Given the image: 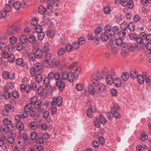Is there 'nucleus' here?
Listing matches in <instances>:
<instances>
[{
  "mask_svg": "<svg viewBox=\"0 0 151 151\" xmlns=\"http://www.w3.org/2000/svg\"><path fill=\"white\" fill-rule=\"evenodd\" d=\"M93 83L94 86L98 87V89L101 92H104L106 91L107 88L106 86L102 83H99L97 81V78L94 76H92Z\"/></svg>",
  "mask_w": 151,
  "mask_h": 151,
  "instance_id": "nucleus-1",
  "label": "nucleus"
},
{
  "mask_svg": "<svg viewBox=\"0 0 151 151\" xmlns=\"http://www.w3.org/2000/svg\"><path fill=\"white\" fill-rule=\"evenodd\" d=\"M54 74L53 72H51L49 74L48 77L44 79L43 83L46 90H49L51 86L50 84V81L54 79Z\"/></svg>",
  "mask_w": 151,
  "mask_h": 151,
  "instance_id": "nucleus-2",
  "label": "nucleus"
},
{
  "mask_svg": "<svg viewBox=\"0 0 151 151\" xmlns=\"http://www.w3.org/2000/svg\"><path fill=\"white\" fill-rule=\"evenodd\" d=\"M62 98L60 96H59L57 98L54 99L52 105L54 106L57 105L58 106H60L62 105Z\"/></svg>",
  "mask_w": 151,
  "mask_h": 151,
  "instance_id": "nucleus-3",
  "label": "nucleus"
},
{
  "mask_svg": "<svg viewBox=\"0 0 151 151\" xmlns=\"http://www.w3.org/2000/svg\"><path fill=\"white\" fill-rule=\"evenodd\" d=\"M18 27H12L10 29L7 31V33L9 36H12L17 33L19 29Z\"/></svg>",
  "mask_w": 151,
  "mask_h": 151,
  "instance_id": "nucleus-4",
  "label": "nucleus"
},
{
  "mask_svg": "<svg viewBox=\"0 0 151 151\" xmlns=\"http://www.w3.org/2000/svg\"><path fill=\"white\" fill-rule=\"evenodd\" d=\"M56 86L58 87H59V90L62 91L63 90L65 86V84L64 82L62 81V80L60 81L58 80L56 81Z\"/></svg>",
  "mask_w": 151,
  "mask_h": 151,
  "instance_id": "nucleus-5",
  "label": "nucleus"
},
{
  "mask_svg": "<svg viewBox=\"0 0 151 151\" xmlns=\"http://www.w3.org/2000/svg\"><path fill=\"white\" fill-rule=\"evenodd\" d=\"M35 54L36 58L40 59L43 57V52L41 49H38Z\"/></svg>",
  "mask_w": 151,
  "mask_h": 151,
  "instance_id": "nucleus-6",
  "label": "nucleus"
},
{
  "mask_svg": "<svg viewBox=\"0 0 151 151\" xmlns=\"http://www.w3.org/2000/svg\"><path fill=\"white\" fill-rule=\"evenodd\" d=\"M4 95L6 99H8L10 97L11 92L9 89H7L6 86H4Z\"/></svg>",
  "mask_w": 151,
  "mask_h": 151,
  "instance_id": "nucleus-7",
  "label": "nucleus"
},
{
  "mask_svg": "<svg viewBox=\"0 0 151 151\" xmlns=\"http://www.w3.org/2000/svg\"><path fill=\"white\" fill-rule=\"evenodd\" d=\"M115 86L117 87H119L122 85V81L119 78H115L114 79V82Z\"/></svg>",
  "mask_w": 151,
  "mask_h": 151,
  "instance_id": "nucleus-8",
  "label": "nucleus"
},
{
  "mask_svg": "<svg viewBox=\"0 0 151 151\" xmlns=\"http://www.w3.org/2000/svg\"><path fill=\"white\" fill-rule=\"evenodd\" d=\"M130 75L131 78L133 79H135L138 76H137V70L134 69H132L130 71Z\"/></svg>",
  "mask_w": 151,
  "mask_h": 151,
  "instance_id": "nucleus-9",
  "label": "nucleus"
},
{
  "mask_svg": "<svg viewBox=\"0 0 151 151\" xmlns=\"http://www.w3.org/2000/svg\"><path fill=\"white\" fill-rule=\"evenodd\" d=\"M121 77L123 80L126 81L129 79V76L128 72H124L121 74Z\"/></svg>",
  "mask_w": 151,
  "mask_h": 151,
  "instance_id": "nucleus-10",
  "label": "nucleus"
},
{
  "mask_svg": "<svg viewBox=\"0 0 151 151\" xmlns=\"http://www.w3.org/2000/svg\"><path fill=\"white\" fill-rule=\"evenodd\" d=\"M20 42L23 44L26 43L28 41L27 37L25 35H22L19 38Z\"/></svg>",
  "mask_w": 151,
  "mask_h": 151,
  "instance_id": "nucleus-11",
  "label": "nucleus"
},
{
  "mask_svg": "<svg viewBox=\"0 0 151 151\" xmlns=\"http://www.w3.org/2000/svg\"><path fill=\"white\" fill-rule=\"evenodd\" d=\"M16 127L19 131H22L24 128V125L21 122H18L16 124Z\"/></svg>",
  "mask_w": 151,
  "mask_h": 151,
  "instance_id": "nucleus-12",
  "label": "nucleus"
},
{
  "mask_svg": "<svg viewBox=\"0 0 151 151\" xmlns=\"http://www.w3.org/2000/svg\"><path fill=\"white\" fill-rule=\"evenodd\" d=\"M114 79L112 76L109 75L106 76V82L109 85H111L113 83Z\"/></svg>",
  "mask_w": 151,
  "mask_h": 151,
  "instance_id": "nucleus-13",
  "label": "nucleus"
},
{
  "mask_svg": "<svg viewBox=\"0 0 151 151\" xmlns=\"http://www.w3.org/2000/svg\"><path fill=\"white\" fill-rule=\"evenodd\" d=\"M101 38L103 42H105L110 38L109 36L107 35L106 33L104 32L102 33L101 35Z\"/></svg>",
  "mask_w": 151,
  "mask_h": 151,
  "instance_id": "nucleus-14",
  "label": "nucleus"
},
{
  "mask_svg": "<svg viewBox=\"0 0 151 151\" xmlns=\"http://www.w3.org/2000/svg\"><path fill=\"white\" fill-rule=\"evenodd\" d=\"M142 74H143V77H144V81H145L146 83H149L150 82V79L147 73L145 72H143Z\"/></svg>",
  "mask_w": 151,
  "mask_h": 151,
  "instance_id": "nucleus-15",
  "label": "nucleus"
},
{
  "mask_svg": "<svg viewBox=\"0 0 151 151\" xmlns=\"http://www.w3.org/2000/svg\"><path fill=\"white\" fill-rule=\"evenodd\" d=\"M88 90L89 93L92 95L94 94L95 92V90L94 86L92 84H90L88 86Z\"/></svg>",
  "mask_w": 151,
  "mask_h": 151,
  "instance_id": "nucleus-16",
  "label": "nucleus"
},
{
  "mask_svg": "<svg viewBox=\"0 0 151 151\" xmlns=\"http://www.w3.org/2000/svg\"><path fill=\"white\" fill-rule=\"evenodd\" d=\"M138 82L140 84H142L144 81V77L142 75H139L137 76Z\"/></svg>",
  "mask_w": 151,
  "mask_h": 151,
  "instance_id": "nucleus-17",
  "label": "nucleus"
},
{
  "mask_svg": "<svg viewBox=\"0 0 151 151\" xmlns=\"http://www.w3.org/2000/svg\"><path fill=\"white\" fill-rule=\"evenodd\" d=\"M42 79L43 77L41 74H38L35 76V80L36 82L39 83L42 81Z\"/></svg>",
  "mask_w": 151,
  "mask_h": 151,
  "instance_id": "nucleus-18",
  "label": "nucleus"
},
{
  "mask_svg": "<svg viewBox=\"0 0 151 151\" xmlns=\"http://www.w3.org/2000/svg\"><path fill=\"white\" fill-rule=\"evenodd\" d=\"M32 105L30 104H27L24 107V110L26 111L29 112L32 110Z\"/></svg>",
  "mask_w": 151,
  "mask_h": 151,
  "instance_id": "nucleus-19",
  "label": "nucleus"
},
{
  "mask_svg": "<svg viewBox=\"0 0 151 151\" xmlns=\"http://www.w3.org/2000/svg\"><path fill=\"white\" fill-rule=\"evenodd\" d=\"M7 58L8 61L10 63L14 62L15 59V56L12 54H9V56Z\"/></svg>",
  "mask_w": 151,
  "mask_h": 151,
  "instance_id": "nucleus-20",
  "label": "nucleus"
},
{
  "mask_svg": "<svg viewBox=\"0 0 151 151\" xmlns=\"http://www.w3.org/2000/svg\"><path fill=\"white\" fill-rule=\"evenodd\" d=\"M27 56L29 59V60L31 61H33L35 60V58H36L35 57V55L34 53L32 52L29 54Z\"/></svg>",
  "mask_w": 151,
  "mask_h": 151,
  "instance_id": "nucleus-21",
  "label": "nucleus"
},
{
  "mask_svg": "<svg viewBox=\"0 0 151 151\" xmlns=\"http://www.w3.org/2000/svg\"><path fill=\"white\" fill-rule=\"evenodd\" d=\"M30 128L34 130L37 129L38 127V125L37 123L35 122H32L29 124Z\"/></svg>",
  "mask_w": 151,
  "mask_h": 151,
  "instance_id": "nucleus-22",
  "label": "nucleus"
},
{
  "mask_svg": "<svg viewBox=\"0 0 151 151\" xmlns=\"http://www.w3.org/2000/svg\"><path fill=\"white\" fill-rule=\"evenodd\" d=\"M87 115L90 118L93 117V111L90 108L88 109L86 111Z\"/></svg>",
  "mask_w": 151,
  "mask_h": 151,
  "instance_id": "nucleus-23",
  "label": "nucleus"
},
{
  "mask_svg": "<svg viewBox=\"0 0 151 151\" xmlns=\"http://www.w3.org/2000/svg\"><path fill=\"white\" fill-rule=\"evenodd\" d=\"M68 81L70 82H72L74 79V76L73 74V73L71 72H70L68 73Z\"/></svg>",
  "mask_w": 151,
  "mask_h": 151,
  "instance_id": "nucleus-24",
  "label": "nucleus"
},
{
  "mask_svg": "<svg viewBox=\"0 0 151 151\" xmlns=\"http://www.w3.org/2000/svg\"><path fill=\"white\" fill-rule=\"evenodd\" d=\"M86 40L85 38L83 37H79L78 39V43L81 45H83L86 43Z\"/></svg>",
  "mask_w": 151,
  "mask_h": 151,
  "instance_id": "nucleus-25",
  "label": "nucleus"
},
{
  "mask_svg": "<svg viewBox=\"0 0 151 151\" xmlns=\"http://www.w3.org/2000/svg\"><path fill=\"white\" fill-rule=\"evenodd\" d=\"M29 41L30 43H34L36 41V37L33 35H30L29 37Z\"/></svg>",
  "mask_w": 151,
  "mask_h": 151,
  "instance_id": "nucleus-26",
  "label": "nucleus"
},
{
  "mask_svg": "<svg viewBox=\"0 0 151 151\" xmlns=\"http://www.w3.org/2000/svg\"><path fill=\"white\" fill-rule=\"evenodd\" d=\"M47 9L44 6H41L39 7V12L42 14H44L46 12Z\"/></svg>",
  "mask_w": 151,
  "mask_h": 151,
  "instance_id": "nucleus-27",
  "label": "nucleus"
},
{
  "mask_svg": "<svg viewBox=\"0 0 151 151\" xmlns=\"http://www.w3.org/2000/svg\"><path fill=\"white\" fill-rule=\"evenodd\" d=\"M128 24L124 22H123L121 24V28L122 30H126L128 28Z\"/></svg>",
  "mask_w": 151,
  "mask_h": 151,
  "instance_id": "nucleus-28",
  "label": "nucleus"
},
{
  "mask_svg": "<svg viewBox=\"0 0 151 151\" xmlns=\"http://www.w3.org/2000/svg\"><path fill=\"white\" fill-rule=\"evenodd\" d=\"M9 41L11 44H14L17 42V39L15 36H12L10 37Z\"/></svg>",
  "mask_w": 151,
  "mask_h": 151,
  "instance_id": "nucleus-29",
  "label": "nucleus"
},
{
  "mask_svg": "<svg viewBox=\"0 0 151 151\" xmlns=\"http://www.w3.org/2000/svg\"><path fill=\"white\" fill-rule=\"evenodd\" d=\"M68 73L66 71H64L63 72L61 75L63 81H65L68 79Z\"/></svg>",
  "mask_w": 151,
  "mask_h": 151,
  "instance_id": "nucleus-30",
  "label": "nucleus"
},
{
  "mask_svg": "<svg viewBox=\"0 0 151 151\" xmlns=\"http://www.w3.org/2000/svg\"><path fill=\"white\" fill-rule=\"evenodd\" d=\"M35 68L37 71H40L42 68V64L39 63H36L35 65Z\"/></svg>",
  "mask_w": 151,
  "mask_h": 151,
  "instance_id": "nucleus-31",
  "label": "nucleus"
},
{
  "mask_svg": "<svg viewBox=\"0 0 151 151\" xmlns=\"http://www.w3.org/2000/svg\"><path fill=\"white\" fill-rule=\"evenodd\" d=\"M128 25V28L130 31H133L134 30L135 27L133 23L130 22Z\"/></svg>",
  "mask_w": 151,
  "mask_h": 151,
  "instance_id": "nucleus-32",
  "label": "nucleus"
},
{
  "mask_svg": "<svg viewBox=\"0 0 151 151\" xmlns=\"http://www.w3.org/2000/svg\"><path fill=\"white\" fill-rule=\"evenodd\" d=\"M113 33L115 34L118 33L120 31L119 28L118 26H115L112 29Z\"/></svg>",
  "mask_w": 151,
  "mask_h": 151,
  "instance_id": "nucleus-33",
  "label": "nucleus"
},
{
  "mask_svg": "<svg viewBox=\"0 0 151 151\" xmlns=\"http://www.w3.org/2000/svg\"><path fill=\"white\" fill-rule=\"evenodd\" d=\"M5 109L6 110L8 111L9 112L10 111L11 112L14 111V107L9 104L5 105Z\"/></svg>",
  "mask_w": 151,
  "mask_h": 151,
  "instance_id": "nucleus-34",
  "label": "nucleus"
},
{
  "mask_svg": "<svg viewBox=\"0 0 151 151\" xmlns=\"http://www.w3.org/2000/svg\"><path fill=\"white\" fill-rule=\"evenodd\" d=\"M115 43L116 45L119 46H122L124 43L123 41L121 38H119L116 40Z\"/></svg>",
  "mask_w": 151,
  "mask_h": 151,
  "instance_id": "nucleus-35",
  "label": "nucleus"
},
{
  "mask_svg": "<svg viewBox=\"0 0 151 151\" xmlns=\"http://www.w3.org/2000/svg\"><path fill=\"white\" fill-rule=\"evenodd\" d=\"M65 47H61L58 50V54L59 55H62L65 53Z\"/></svg>",
  "mask_w": 151,
  "mask_h": 151,
  "instance_id": "nucleus-36",
  "label": "nucleus"
},
{
  "mask_svg": "<svg viewBox=\"0 0 151 151\" xmlns=\"http://www.w3.org/2000/svg\"><path fill=\"white\" fill-rule=\"evenodd\" d=\"M13 6L16 10L19 9L21 7L20 2L19 1H16L14 2L13 4Z\"/></svg>",
  "mask_w": 151,
  "mask_h": 151,
  "instance_id": "nucleus-37",
  "label": "nucleus"
},
{
  "mask_svg": "<svg viewBox=\"0 0 151 151\" xmlns=\"http://www.w3.org/2000/svg\"><path fill=\"white\" fill-rule=\"evenodd\" d=\"M50 45L48 43H45L43 46V49L44 52H47L49 51Z\"/></svg>",
  "mask_w": 151,
  "mask_h": 151,
  "instance_id": "nucleus-38",
  "label": "nucleus"
},
{
  "mask_svg": "<svg viewBox=\"0 0 151 151\" xmlns=\"http://www.w3.org/2000/svg\"><path fill=\"white\" fill-rule=\"evenodd\" d=\"M99 117V121L101 122V123L103 124H106V120L104 116L101 114L100 115Z\"/></svg>",
  "mask_w": 151,
  "mask_h": 151,
  "instance_id": "nucleus-39",
  "label": "nucleus"
},
{
  "mask_svg": "<svg viewBox=\"0 0 151 151\" xmlns=\"http://www.w3.org/2000/svg\"><path fill=\"white\" fill-rule=\"evenodd\" d=\"M23 63V60L21 58L17 59L16 60V64L19 66L22 65Z\"/></svg>",
  "mask_w": 151,
  "mask_h": 151,
  "instance_id": "nucleus-40",
  "label": "nucleus"
},
{
  "mask_svg": "<svg viewBox=\"0 0 151 151\" xmlns=\"http://www.w3.org/2000/svg\"><path fill=\"white\" fill-rule=\"evenodd\" d=\"M38 33V39L40 40H42L45 37V35L44 33L41 32Z\"/></svg>",
  "mask_w": 151,
  "mask_h": 151,
  "instance_id": "nucleus-41",
  "label": "nucleus"
},
{
  "mask_svg": "<svg viewBox=\"0 0 151 151\" xmlns=\"http://www.w3.org/2000/svg\"><path fill=\"white\" fill-rule=\"evenodd\" d=\"M30 137L32 139H35L37 137V133L35 132H33L31 133Z\"/></svg>",
  "mask_w": 151,
  "mask_h": 151,
  "instance_id": "nucleus-42",
  "label": "nucleus"
},
{
  "mask_svg": "<svg viewBox=\"0 0 151 151\" xmlns=\"http://www.w3.org/2000/svg\"><path fill=\"white\" fill-rule=\"evenodd\" d=\"M44 90V87L42 86H41L37 90V93L39 95H41L42 94Z\"/></svg>",
  "mask_w": 151,
  "mask_h": 151,
  "instance_id": "nucleus-43",
  "label": "nucleus"
},
{
  "mask_svg": "<svg viewBox=\"0 0 151 151\" xmlns=\"http://www.w3.org/2000/svg\"><path fill=\"white\" fill-rule=\"evenodd\" d=\"M83 88V85L82 84H77L76 86V88L78 91H82Z\"/></svg>",
  "mask_w": 151,
  "mask_h": 151,
  "instance_id": "nucleus-44",
  "label": "nucleus"
},
{
  "mask_svg": "<svg viewBox=\"0 0 151 151\" xmlns=\"http://www.w3.org/2000/svg\"><path fill=\"white\" fill-rule=\"evenodd\" d=\"M6 129H8L9 131H11L13 130L14 128V127L12 124L11 123H9L6 126Z\"/></svg>",
  "mask_w": 151,
  "mask_h": 151,
  "instance_id": "nucleus-45",
  "label": "nucleus"
},
{
  "mask_svg": "<svg viewBox=\"0 0 151 151\" xmlns=\"http://www.w3.org/2000/svg\"><path fill=\"white\" fill-rule=\"evenodd\" d=\"M24 48L23 45L20 43H18L16 45V49L19 51H22Z\"/></svg>",
  "mask_w": 151,
  "mask_h": 151,
  "instance_id": "nucleus-46",
  "label": "nucleus"
},
{
  "mask_svg": "<svg viewBox=\"0 0 151 151\" xmlns=\"http://www.w3.org/2000/svg\"><path fill=\"white\" fill-rule=\"evenodd\" d=\"M10 74H9L8 72L7 71H4L3 73V77L6 79L8 78H11L10 77Z\"/></svg>",
  "mask_w": 151,
  "mask_h": 151,
  "instance_id": "nucleus-47",
  "label": "nucleus"
},
{
  "mask_svg": "<svg viewBox=\"0 0 151 151\" xmlns=\"http://www.w3.org/2000/svg\"><path fill=\"white\" fill-rule=\"evenodd\" d=\"M79 45L80 44L78 43V42L75 41L73 42L72 45L73 48L76 50H77L79 47Z\"/></svg>",
  "mask_w": 151,
  "mask_h": 151,
  "instance_id": "nucleus-48",
  "label": "nucleus"
},
{
  "mask_svg": "<svg viewBox=\"0 0 151 151\" xmlns=\"http://www.w3.org/2000/svg\"><path fill=\"white\" fill-rule=\"evenodd\" d=\"M37 101V97L34 96L30 99V104L33 105Z\"/></svg>",
  "mask_w": 151,
  "mask_h": 151,
  "instance_id": "nucleus-49",
  "label": "nucleus"
},
{
  "mask_svg": "<svg viewBox=\"0 0 151 151\" xmlns=\"http://www.w3.org/2000/svg\"><path fill=\"white\" fill-rule=\"evenodd\" d=\"M38 22V20L37 18L34 17L31 19L30 22L31 24L34 25H36Z\"/></svg>",
  "mask_w": 151,
  "mask_h": 151,
  "instance_id": "nucleus-50",
  "label": "nucleus"
},
{
  "mask_svg": "<svg viewBox=\"0 0 151 151\" xmlns=\"http://www.w3.org/2000/svg\"><path fill=\"white\" fill-rule=\"evenodd\" d=\"M94 123L95 126L99 128L100 127V122L99 119L97 118L94 120Z\"/></svg>",
  "mask_w": 151,
  "mask_h": 151,
  "instance_id": "nucleus-51",
  "label": "nucleus"
},
{
  "mask_svg": "<svg viewBox=\"0 0 151 151\" xmlns=\"http://www.w3.org/2000/svg\"><path fill=\"white\" fill-rule=\"evenodd\" d=\"M148 138V136L145 133L141 134L140 137V139L142 141H144Z\"/></svg>",
  "mask_w": 151,
  "mask_h": 151,
  "instance_id": "nucleus-52",
  "label": "nucleus"
},
{
  "mask_svg": "<svg viewBox=\"0 0 151 151\" xmlns=\"http://www.w3.org/2000/svg\"><path fill=\"white\" fill-rule=\"evenodd\" d=\"M124 30L121 31L119 34V35L121 38H124L126 35V33L124 32Z\"/></svg>",
  "mask_w": 151,
  "mask_h": 151,
  "instance_id": "nucleus-53",
  "label": "nucleus"
},
{
  "mask_svg": "<svg viewBox=\"0 0 151 151\" xmlns=\"http://www.w3.org/2000/svg\"><path fill=\"white\" fill-rule=\"evenodd\" d=\"M96 76L97 78L99 80H101L104 78V76L102 75L101 74H100V72L99 71H97L96 73Z\"/></svg>",
  "mask_w": 151,
  "mask_h": 151,
  "instance_id": "nucleus-54",
  "label": "nucleus"
},
{
  "mask_svg": "<svg viewBox=\"0 0 151 151\" xmlns=\"http://www.w3.org/2000/svg\"><path fill=\"white\" fill-rule=\"evenodd\" d=\"M42 26L41 25H37L35 27V30L36 32L38 33L42 31Z\"/></svg>",
  "mask_w": 151,
  "mask_h": 151,
  "instance_id": "nucleus-55",
  "label": "nucleus"
},
{
  "mask_svg": "<svg viewBox=\"0 0 151 151\" xmlns=\"http://www.w3.org/2000/svg\"><path fill=\"white\" fill-rule=\"evenodd\" d=\"M111 11L110 7L109 6H106L104 8V12L106 14H109Z\"/></svg>",
  "mask_w": 151,
  "mask_h": 151,
  "instance_id": "nucleus-56",
  "label": "nucleus"
},
{
  "mask_svg": "<svg viewBox=\"0 0 151 151\" xmlns=\"http://www.w3.org/2000/svg\"><path fill=\"white\" fill-rule=\"evenodd\" d=\"M7 141L10 143L13 144L15 142V139L12 137H10L8 138Z\"/></svg>",
  "mask_w": 151,
  "mask_h": 151,
  "instance_id": "nucleus-57",
  "label": "nucleus"
},
{
  "mask_svg": "<svg viewBox=\"0 0 151 151\" xmlns=\"http://www.w3.org/2000/svg\"><path fill=\"white\" fill-rule=\"evenodd\" d=\"M92 145L93 147L96 148L99 146V144L97 141L94 140L92 142Z\"/></svg>",
  "mask_w": 151,
  "mask_h": 151,
  "instance_id": "nucleus-58",
  "label": "nucleus"
},
{
  "mask_svg": "<svg viewBox=\"0 0 151 151\" xmlns=\"http://www.w3.org/2000/svg\"><path fill=\"white\" fill-rule=\"evenodd\" d=\"M37 87V86L35 83H33L30 85L29 88L31 89L34 91L36 89Z\"/></svg>",
  "mask_w": 151,
  "mask_h": 151,
  "instance_id": "nucleus-59",
  "label": "nucleus"
},
{
  "mask_svg": "<svg viewBox=\"0 0 151 151\" xmlns=\"http://www.w3.org/2000/svg\"><path fill=\"white\" fill-rule=\"evenodd\" d=\"M106 115L107 117L109 119H112L113 118V113L110 111L107 112Z\"/></svg>",
  "mask_w": 151,
  "mask_h": 151,
  "instance_id": "nucleus-60",
  "label": "nucleus"
},
{
  "mask_svg": "<svg viewBox=\"0 0 151 151\" xmlns=\"http://www.w3.org/2000/svg\"><path fill=\"white\" fill-rule=\"evenodd\" d=\"M33 105H34L36 109H39L40 108L41 106V104L40 101H37Z\"/></svg>",
  "mask_w": 151,
  "mask_h": 151,
  "instance_id": "nucleus-61",
  "label": "nucleus"
},
{
  "mask_svg": "<svg viewBox=\"0 0 151 151\" xmlns=\"http://www.w3.org/2000/svg\"><path fill=\"white\" fill-rule=\"evenodd\" d=\"M129 35L130 39L132 40H134L137 37V35L133 33H130Z\"/></svg>",
  "mask_w": 151,
  "mask_h": 151,
  "instance_id": "nucleus-62",
  "label": "nucleus"
},
{
  "mask_svg": "<svg viewBox=\"0 0 151 151\" xmlns=\"http://www.w3.org/2000/svg\"><path fill=\"white\" fill-rule=\"evenodd\" d=\"M116 119H119L120 118L121 116L119 112L117 111H115L114 112L113 116Z\"/></svg>",
  "mask_w": 151,
  "mask_h": 151,
  "instance_id": "nucleus-63",
  "label": "nucleus"
},
{
  "mask_svg": "<svg viewBox=\"0 0 151 151\" xmlns=\"http://www.w3.org/2000/svg\"><path fill=\"white\" fill-rule=\"evenodd\" d=\"M14 46L13 44H9L7 46V48L10 52L13 51L14 49Z\"/></svg>",
  "mask_w": 151,
  "mask_h": 151,
  "instance_id": "nucleus-64",
  "label": "nucleus"
}]
</instances>
